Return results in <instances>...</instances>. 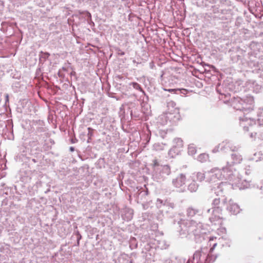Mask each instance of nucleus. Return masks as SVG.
Wrapping results in <instances>:
<instances>
[{
  "instance_id": "5701e85b",
  "label": "nucleus",
  "mask_w": 263,
  "mask_h": 263,
  "mask_svg": "<svg viewBox=\"0 0 263 263\" xmlns=\"http://www.w3.org/2000/svg\"><path fill=\"white\" fill-rule=\"evenodd\" d=\"M88 130V141L90 139L91 137H92V136L93 135V129H92L90 127H88L87 128Z\"/></svg>"
},
{
  "instance_id": "473e14b6",
  "label": "nucleus",
  "mask_w": 263,
  "mask_h": 263,
  "mask_svg": "<svg viewBox=\"0 0 263 263\" xmlns=\"http://www.w3.org/2000/svg\"><path fill=\"white\" fill-rule=\"evenodd\" d=\"M177 119H179V114H178V110H177Z\"/></svg>"
},
{
  "instance_id": "7ed1b4c3",
  "label": "nucleus",
  "mask_w": 263,
  "mask_h": 263,
  "mask_svg": "<svg viewBox=\"0 0 263 263\" xmlns=\"http://www.w3.org/2000/svg\"><path fill=\"white\" fill-rule=\"evenodd\" d=\"M237 171L234 168L230 162H227V165L219 169L217 167H214L209 171L206 172V181L210 183H214L217 181L225 179L231 180L233 175H236Z\"/></svg>"
},
{
  "instance_id": "6e6552de",
  "label": "nucleus",
  "mask_w": 263,
  "mask_h": 263,
  "mask_svg": "<svg viewBox=\"0 0 263 263\" xmlns=\"http://www.w3.org/2000/svg\"><path fill=\"white\" fill-rule=\"evenodd\" d=\"M227 209L230 213L233 215H237L240 211L239 205L235 203L232 199L229 201Z\"/></svg>"
},
{
  "instance_id": "c9c22d12",
  "label": "nucleus",
  "mask_w": 263,
  "mask_h": 263,
  "mask_svg": "<svg viewBox=\"0 0 263 263\" xmlns=\"http://www.w3.org/2000/svg\"><path fill=\"white\" fill-rule=\"evenodd\" d=\"M211 209H208V213H210V212L211 211Z\"/></svg>"
},
{
  "instance_id": "4c0bfd02",
  "label": "nucleus",
  "mask_w": 263,
  "mask_h": 263,
  "mask_svg": "<svg viewBox=\"0 0 263 263\" xmlns=\"http://www.w3.org/2000/svg\"><path fill=\"white\" fill-rule=\"evenodd\" d=\"M46 54L47 55V57H48L49 55V54L48 53H46Z\"/></svg>"
},
{
  "instance_id": "ea45409f",
  "label": "nucleus",
  "mask_w": 263,
  "mask_h": 263,
  "mask_svg": "<svg viewBox=\"0 0 263 263\" xmlns=\"http://www.w3.org/2000/svg\"><path fill=\"white\" fill-rule=\"evenodd\" d=\"M187 263H190V260H188L187 262Z\"/></svg>"
},
{
  "instance_id": "f3484780",
  "label": "nucleus",
  "mask_w": 263,
  "mask_h": 263,
  "mask_svg": "<svg viewBox=\"0 0 263 263\" xmlns=\"http://www.w3.org/2000/svg\"><path fill=\"white\" fill-rule=\"evenodd\" d=\"M254 157L252 158V159L256 161L259 159H263V152H259L258 153H255L254 154Z\"/></svg>"
},
{
  "instance_id": "393cba45",
  "label": "nucleus",
  "mask_w": 263,
  "mask_h": 263,
  "mask_svg": "<svg viewBox=\"0 0 263 263\" xmlns=\"http://www.w3.org/2000/svg\"><path fill=\"white\" fill-rule=\"evenodd\" d=\"M164 90L165 91H167L168 92H172V93L178 94V88H177V89H164Z\"/></svg>"
},
{
  "instance_id": "c756f323",
  "label": "nucleus",
  "mask_w": 263,
  "mask_h": 263,
  "mask_svg": "<svg viewBox=\"0 0 263 263\" xmlns=\"http://www.w3.org/2000/svg\"><path fill=\"white\" fill-rule=\"evenodd\" d=\"M231 148L232 149V151H234L235 150H237L238 147L235 146L234 148H233L232 147H231Z\"/></svg>"
},
{
  "instance_id": "2eb2a0df",
  "label": "nucleus",
  "mask_w": 263,
  "mask_h": 263,
  "mask_svg": "<svg viewBox=\"0 0 263 263\" xmlns=\"http://www.w3.org/2000/svg\"><path fill=\"white\" fill-rule=\"evenodd\" d=\"M174 146L181 147L183 146V141L179 138L174 139Z\"/></svg>"
},
{
  "instance_id": "c85d7f7f",
  "label": "nucleus",
  "mask_w": 263,
  "mask_h": 263,
  "mask_svg": "<svg viewBox=\"0 0 263 263\" xmlns=\"http://www.w3.org/2000/svg\"><path fill=\"white\" fill-rule=\"evenodd\" d=\"M260 190L262 191V192L263 193V180L261 181V185L260 187Z\"/></svg>"
},
{
  "instance_id": "b1692460",
  "label": "nucleus",
  "mask_w": 263,
  "mask_h": 263,
  "mask_svg": "<svg viewBox=\"0 0 263 263\" xmlns=\"http://www.w3.org/2000/svg\"><path fill=\"white\" fill-rule=\"evenodd\" d=\"M161 165H159L158 162H157V161L156 160H154L153 161V167L154 168V170L156 172V169H157V168H159L160 167Z\"/></svg>"
},
{
  "instance_id": "9b49d317",
  "label": "nucleus",
  "mask_w": 263,
  "mask_h": 263,
  "mask_svg": "<svg viewBox=\"0 0 263 263\" xmlns=\"http://www.w3.org/2000/svg\"><path fill=\"white\" fill-rule=\"evenodd\" d=\"M198 212V210L193 208V207H189L186 210V215L189 217H192L197 214Z\"/></svg>"
},
{
  "instance_id": "39448f33",
  "label": "nucleus",
  "mask_w": 263,
  "mask_h": 263,
  "mask_svg": "<svg viewBox=\"0 0 263 263\" xmlns=\"http://www.w3.org/2000/svg\"><path fill=\"white\" fill-rule=\"evenodd\" d=\"M212 209L213 216L209 218L210 220L214 224H220L221 222L220 219L222 218V206H218L215 207V208H212Z\"/></svg>"
},
{
  "instance_id": "cd10ccee",
  "label": "nucleus",
  "mask_w": 263,
  "mask_h": 263,
  "mask_svg": "<svg viewBox=\"0 0 263 263\" xmlns=\"http://www.w3.org/2000/svg\"><path fill=\"white\" fill-rule=\"evenodd\" d=\"M210 256L209 255V254H208V256L206 257V258L205 259V261L206 262H210Z\"/></svg>"
},
{
  "instance_id": "f03ea898",
  "label": "nucleus",
  "mask_w": 263,
  "mask_h": 263,
  "mask_svg": "<svg viewBox=\"0 0 263 263\" xmlns=\"http://www.w3.org/2000/svg\"><path fill=\"white\" fill-rule=\"evenodd\" d=\"M178 224L180 227V235L182 237L194 236L196 239L198 237L206 233L203 228V224L193 220L182 218L178 221Z\"/></svg>"
},
{
  "instance_id": "f257e3e1",
  "label": "nucleus",
  "mask_w": 263,
  "mask_h": 263,
  "mask_svg": "<svg viewBox=\"0 0 263 263\" xmlns=\"http://www.w3.org/2000/svg\"><path fill=\"white\" fill-rule=\"evenodd\" d=\"M249 102L250 105H252L253 103V99L252 97H249L247 99V102L241 98H235L232 103V105L233 108L239 110H243L244 111H247L249 110L248 114L244 112L245 115L243 117H240V125L243 128L245 131H249L251 132L250 134V137L251 138H254L256 135V133L252 131L254 129V126H256V121L252 118L251 115L253 114V111H250V109L251 107H247L248 103Z\"/></svg>"
},
{
  "instance_id": "423d86ee",
  "label": "nucleus",
  "mask_w": 263,
  "mask_h": 263,
  "mask_svg": "<svg viewBox=\"0 0 263 263\" xmlns=\"http://www.w3.org/2000/svg\"><path fill=\"white\" fill-rule=\"evenodd\" d=\"M186 180L185 175L183 174H180L175 178L173 179L172 184L174 187L182 190L185 187Z\"/></svg>"
},
{
  "instance_id": "dca6fc26",
  "label": "nucleus",
  "mask_w": 263,
  "mask_h": 263,
  "mask_svg": "<svg viewBox=\"0 0 263 263\" xmlns=\"http://www.w3.org/2000/svg\"><path fill=\"white\" fill-rule=\"evenodd\" d=\"M209 156L206 154H201L198 157V160L201 162H204L207 161Z\"/></svg>"
},
{
  "instance_id": "f8f14e48",
  "label": "nucleus",
  "mask_w": 263,
  "mask_h": 263,
  "mask_svg": "<svg viewBox=\"0 0 263 263\" xmlns=\"http://www.w3.org/2000/svg\"><path fill=\"white\" fill-rule=\"evenodd\" d=\"M198 188V185L195 181H193L188 186V189L192 192H196Z\"/></svg>"
},
{
  "instance_id": "e433bc0d",
  "label": "nucleus",
  "mask_w": 263,
  "mask_h": 263,
  "mask_svg": "<svg viewBox=\"0 0 263 263\" xmlns=\"http://www.w3.org/2000/svg\"><path fill=\"white\" fill-rule=\"evenodd\" d=\"M246 173L247 174H249L250 173H249V171H246Z\"/></svg>"
},
{
  "instance_id": "9d476101",
  "label": "nucleus",
  "mask_w": 263,
  "mask_h": 263,
  "mask_svg": "<svg viewBox=\"0 0 263 263\" xmlns=\"http://www.w3.org/2000/svg\"><path fill=\"white\" fill-rule=\"evenodd\" d=\"M218 185L217 187H215L214 189V193L217 196H220L222 194V186L224 185V183L223 182H220L219 183H217Z\"/></svg>"
},
{
  "instance_id": "72a5a7b5",
  "label": "nucleus",
  "mask_w": 263,
  "mask_h": 263,
  "mask_svg": "<svg viewBox=\"0 0 263 263\" xmlns=\"http://www.w3.org/2000/svg\"><path fill=\"white\" fill-rule=\"evenodd\" d=\"M87 15L89 17H91V14L90 13H87Z\"/></svg>"
},
{
  "instance_id": "58836bf2",
  "label": "nucleus",
  "mask_w": 263,
  "mask_h": 263,
  "mask_svg": "<svg viewBox=\"0 0 263 263\" xmlns=\"http://www.w3.org/2000/svg\"><path fill=\"white\" fill-rule=\"evenodd\" d=\"M213 240V238H210V241H211V240Z\"/></svg>"
},
{
  "instance_id": "412c9836",
  "label": "nucleus",
  "mask_w": 263,
  "mask_h": 263,
  "mask_svg": "<svg viewBox=\"0 0 263 263\" xmlns=\"http://www.w3.org/2000/svg\"><path fill=\"white\" fill-rule=\"evenodd\" d=\"M257 123L259 124V125H263V114L262 115H258Z\"/></svg>"
},
{
  "instance_id": "a211bd4d",
  "label": "nucleus",
  "mask_w": 263,
  "mask_h": 263,
  "mask_svg": "<svg viewBox=\"0 0 263 263\" xmlns=\"http://www.w3.org/2000/svg\"><path fill=\"white\" fill-rule=\"evenodd\" d=\"M188 153L191 155H194L196 153V149L193 144H190L188 147Z\"/></svg>"
},
{
  "instance_id": "20e7f679",
  "label": "nucleus",
  "mask_w": 263,
  "mask_h": 263,
  "mask_svg": "<svg viewBox=\"0 0 263 263\" xmlns=\"http://www.w3.org/2000/svg\"><path fill=\"white\" fill-rule=\"evenodd\" d=\"M171 168L168 165H161L160 167L156 169V172L154 176L157 181H161L168 176L171 174Z\"/></svg>"
},
{
  "instance_id": "4be33fe9",
  "label": "nucleus",
  "mask_w": 263,
  "mask_h": 263,
  "mask_svg": "<svg viewBox=\"0 0 263 263\" xmlns=\"http://www.w3.org/2000/svg\"><path fill=\"white\" fill-rule=\"evenodd\" d=\"M188 92H189V91L187 89H183V88H181V89L178 88V94H182V95H185L187 94Z\"/></svg>"
},
{
  "instance_id": "ddd939ff",
  "label": "nucleus",
  "mask_w": 263,
  "mask_h": 263,
  "mask_svg": "<svg viewBox=\"0 0 263 263\" xmlns=\"http://www.w3.org/2000/svg\"><path fill=\"white\" fill-rule=\"evenodd\" d=\"M202 256V252L200 251H197L195 252L193 255V260L194 262L198 263L200 259V257Z\"/></svg>"
},
{
  "instance_id": "6ab92c4d",
  "label": "nucleus",
  "mask_w": 263,
  "mask_h": 263,
  "mask_svg": "<svg viewBox=\"0 0 263 263\" xmlns=\"http://www.w3.org/2000/svg\"><path fill=\"white\" fill-rule=\"evenodd\" d=\"M212 208H215V207L218 206H221V204L220 203V198H215L212 201Z\"/></svg>"
},
{
  "instance_id": "a19ab883",
  "label": "nucleus",
  "mask_w": 263,
  "mask_h": 263,
  "mask_svg": "<svg viewBox=\"0 0 263 263\" xmlns=\"http://www.w3.org/2000/svg\"><path fill=\"white\" fill-rule=\"evenodd\" d=\"M158 201H160L161 200L160 199H158Z\"/></svg>"
},
{
  "instance_id": "4468645a",
  "label": "nucleus",
  "mask_w": 263,
  "mask_h": 263,
  "mask_svg": "<svg viewBox=\"0 0 263 263\" xmlns=\"http://www.w3.org/2000/svg\"><path fill=\"white\" fill-rule=\"evenodd\" d=\"M194 175H195L197 180L199 181H202L204 179H206V173L199 172L195 173Z\"/></svg>"
},
{
  "instance_id": "a878e982",
  "label": "nucleus",
  "mask_w": 263,
  "mask_h": 263,
  "mask_svg": "<svg viewBox=\"0 0 263 263\" xmlns=\"http://www.w3.org/2000/svg\"><path fill=\"white\" fill-rule=\"evenodd\" d=\"M163 263H172V261L171 259H167Z\"/></svg>"
},
{
  "instance_id": "f704fd0d",
  "label": "nucleus",
  "mask_w": 263,
  "mask_h": 263,
  "mask_svg": "<svg viewBox=\"0 0 263 263\" xmlns=\"http://www.w3.org/2000/svg\"><path fill=\"white\" fill-rule=\"evenodd\" d=\"M157 145H158V144H155V145H154L155 148L157 150H158V148H156V146H157Z\"/></svg>"
},
{
  "instance_id": "bb28decb",
  "label": "nucleus",
  "mask_w": 263,
  "mask_h": 263,
  "mask_svg": "<svg viewBox=\"0 0 263 263\" xmlns=\"http://www.w3.org/2000/svg\"><path fill=\"white\" fill-rule=\"evenodd\" d=\"M217 245V243H215L213 245V247L210 249V251H212L215 248V247Z\"/></svg>"
},
{
  "instance_id": "7c9ffc66",
  "label": "nucleus",
  "mask_w": 263,
  "mask_h": 263,
  "mask_svg": "<svg viewBox=\"0 0 263 263\" xmlns=\"http://www.w3.org/2000/svg\"><path fill=\"white\" fill-rule=\"evenodd\" d=\"M5 97H6V101H8V99H9V96L8 94H6V96H5Z\"/></svg>"
},
{
  "instance_id": "aec40b11",
  "label": "nucleus",
  "mask_w": 263,
  "mask_h": 263,
  "mask_svg": "<svg viewBox=\"0 0 263 263\" xmlns=\"http://www.w3.org/2000/svg\"><path fill=\"white\" fill-rule=\"evenodd\" d=\"M130 85H132L134 88L137 89V90H139L141 91H142L143 92L142 89L141 88L140 85L136 83V82H132L131 83H130Z\"/></svg>"
},
{
  "instance_id": "1a4fd4ad",
  "label": "nucleus",
  "mask_w": 263,
  "mask_h": 263,
  "mask_svg": "<svg viewBox=\"0 0 263 263\" xmlns=\"http://www.w3.org/2000/svg\"><path fill=\"white\" fill-rule=\"evenodd\" d=\"M231 158L233 160L232 163H240L242 160V156L238 153H233L231 154Z\"/></svg>"
},
{
  "instance_id": "2f4dec72",
  "label": "nucleus",
  "mask_w": 263,
  "mask_h": 263,
  "mask_svg": "<svg viewBox=\"0 0 263 263\" xmlns=\"http://www.w3.org/2000/svg\"><path fill=\"white\" fill-rule=\"evenodd\" d=\"M74 147H70V151L72 152V151H74Z\"/></svg>"
},
{
  "instance_id": "0eeeda50",
  "label": "nucleus",
  "mask_w": 263,
  "mask_h": 263,
  "mask_svg": "<svg viewBox=\"0 0 263 263\" xmlns=\"http://www.w3.org/2000/svg\"><path fill=\"white\" fill-rule=\"evenodd\" d=\"M230 181H232L233 184L238 186L240 189L247 188L250 186L249 182L246 180H243L241 182V178L238 172L237 174L235 176H233V178H232L231 180H230Z\"/></svg>"
}]
</instances>
